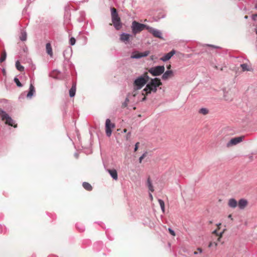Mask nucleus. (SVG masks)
<instances>
[{"label": "nucleus", "instance_id": "nucleus-1", "mask_svg": "<svg viewBox=\"0 0 257 257\" xmlns=\"http://www.w3.org/2000/svg\"><path fill=\"white\" fill-rule=\"evenodd\" d=\"M162 85L161 80L158 78L152 79L151 81L148 83L143 91H145L146 94L151 93L152 92H156L157 87Z\"/></svg>", "mask_w": 257, "mask_h": 257}, {"label": "nucleus", "instance_id": "nucleus-2", "mask_svg": "<svg viewBox=\"0 0 257 257\" xmlns=\"http://www.w3.org/2000/svg\"><path fill=\"white\" fill-rule=\"evenodd\" d=\"M149 79V76L146 74L137 77L134 82V89L135 90L141 89L147 83Z\"/></svg>", "mask_w": 257, "mask_h": 257}, {"label": "nucleus", "instance_id": "nucleus-3", "mask_svg": "<svg viewBox=\"0 0 257 257\" xmlns=\"http://www.w3.org/2000/svg\"><path fill=\"white\" fill-rule=\"evenodd\" d=\"M111 21L114 28L116 30H120L122 27L120 18L118 16L116 10L114 8H110Z\"/></svg>", "mask_w": 257, "mask_h": 257}, {"label": "nucleus", "instance_id": "nucleus-4", "mask_svg": "<svg viewBox=\"0 0 257 257\" xmlns=\"http://www.w3.org/2000/svg\"><path fill=\"white\" fill-rule=\"evenodd\" d=\"M131 28L133 33L134 35H136L137 33L142 31L144 29L147 30V28H149V26L145 24H141L136 21H134L132 22Z\"/></svg>", "mask_w": 257, "mask_h": 257}, {"label": "nucleus", "instance_id": "nucleus-5", "mask_svg": "<svg viewBox=\"0 0 257 257\" xmlns=\"http://www.w3.org/2000/svg\"><path fill=\"white\" fill-rule=\"evenodd\" d=\"M0 116H1L2 120H6V123L9 125L17 127L15 125L14 120L9 116V115L4 110L0 108Z\"/></svg>", "mask_w": 257, "mask_h": 257}, {"label": "nucleus", "instance_id": "nucleus-6", "mask_svg": "<svg viewBox=\"0 0 257 257\" xmlns=\"http://www.w3.org/2000/svg\"><path fill=\"white\" fill-rule=\"evenodd\" d=\"M165 71L164 66H157L151 67L149 72L154 76H157L163 74Z\"/></svg>", "mask_w": 257, "mask_h": 257}, {"label": "nucleus", "instance_id": "nucleus-7", "mask_svg": "<svg viewBox=\"0 0 257 257\" xmlns=\"http://www.w3.org/2000/svg\"><path fill=\"white\" fill-rule=\"evenodd\" d=\"M115 127L114 123H111L109 118L106 119L105 121V132L107 137H110L112 134V128Z\"/></svg>", "mask_w": 257, "mask_h": 257}, {"label": "nucleus", "instance_id": "nucleus-8", "mask_svg": "<svg viewBox=\"0 0 257 257\" xmlns=\"http://www.w3.org/2000/svg\"><path fill=\"white\" fill-rule=\"evenodd\" d=\"M147 30L153 35L154 37L160 38L161 39H163L162 37V33L161 31L150 26H149V28H147Z\"/></svg>", "mask_w": 257, "mask_h": 257}, {"label": "nucleus", "instance_id": "nucleus-9", "mask_svg": "<svg viewBox=\"0 0 257 257\" xmlns=\"http://www.w3.org/2000/svg\"><path fill=\"white\" fill-rule=\"evenodd\" d=\"M243 137H235L231 139L227 144L226 146L230 147L235 146L242 141Z\"/></svg>", "mask_w": 257, "mask_h": 257}, {"label": "nucleus", "instance_id": "nucleus-10", "mask_svg": "<svg viewBox=\"0 0 257 257\" xmlns=\"http://www.w3.org/2000/svg\"><path fill=\"white\" fill-rule=\"evenodd\" d=\"M176 51L174 50H172L170 52L165 54L162 57L160 58V60L163 62H166L168 61L171 59V58L175 54Z\"/></svg>", "mask_w": 257, "mask_h": 257}, {"label": "nucleus", "instance_id": "nucleus-11", "mask_svg": "<svg viewBox=\"0 0 257 257\" xmlns=\"http://www.w3.org/2000/svg\"><path fill=\"white\" fill-rule=\"evenodd\" d=\"M248 202L245 199H241L239 200L237 205L239 209H243L247 205Z\"/></svg>", "mask_w": 257, "mask_h": 257}, {"label": "nucleus", "instance_id": "nucleus-12", "mask_svg": "<svg viewBox=\"0 0 257 257\" xmlns=\"http://www.w3.org/2000/svg\"><path fill=\"white\" fill-rule=\"evenodd\" d=\"M173 75V72L172 70H167L163 73L162 79L164 80L168 79Z\"/></svg>", "mask_w": 257, "mask_h": 257}, {"label": "nucleus", "instance_id": "nucleus-13", "mask_svg": "<svg viewBox=\"0 0 257 257\" xmlns=\"http://www.w3.org/2000/svg\"><path fill=\"white\" fill-rule=\"evenodd\" d=\"M131 37V35L128 34L123 33L120 35V40L125 43H127L130 39V37Z\"/></svg>", "mask_w": 257, "mask_h": 257}, {"label": "nucleus", "instance_id": "nucleus-14", "mask_svg": "<svg viewBox=\"0 0 257 257\" xmlns=\"http://www.w3.org/2000/svg\"><path fill=\"white\" fill-rule=\"evenodd\" d=\"M229 207L232 208H235L237 206V202L234 198L229 199L228 202Z\"/></svg>", "mask_w": 257, "mask_h": 257}, {"label": "nucleus", "instance_id": "nucleus-15", "mask_svg": "<svg viewBox=\"0 0 257 257\" xmlns=\"http://www.w3.org/2000/svg\"><path fill=\"white\" fill-rule=\"evenodd\" d=\"M76 89V84L74 82L70 89L69 90V96L70 97H72L75 96Z\"/></svg>", "mask_w": 257, "mask_h": 257}, {"label": "nucleus", "instance_id": "nucleus-16", "mask_svg": "<svg viewBox=\"0 0 257 257\" xmlns=\"http://www.w3.org/2000/svg\"><path fill=\"white\" fill-rule=\"evenodd\" d=\"M240 67L243 71H250L252 70L251 66L247 63H243L240 64Z\"/></svg>", "mask_w": 257, "mask_h": 257}, {"label": "nucleus", "instance_id": "nucleus-17", "mask_svg": "<svg viewBox=\"0 0 257 257\" xmlns=\"http://www.w3.org/2000/svg\"><path fill=\"white\" fill-rule=\"evenodd\" d=\"M46 49L47 54L50 55V57L53 56L52 49L50 43H47L46 45Z\"/></svg>", "mask_w": 257, "mask_h": 257}, {"label": "nucleus", "instance_id": "nucleus-18", "mask_svg": "<svg viewBox=\"0 0 257 257\" xmlns=\"http://www.w3.org/2000/svg\"><path fill=\"white\" fill-rule=\"evenodd\" d=\"M35 92V87L31 84L30 86L29 91L27 94L28 97H31Z\"/></svg>", "mask_w": 257, "mask_h": 257}, {"label": "nucleus", "instance_id": "nucleus-19", "mask_svg": "<svg viewBox=\"0 0 257 257\" xmlns=\"http://www.w3.org/2000/svg\"><path fill=\"white\" fill-rule=\"evenodd\" d=\"M147 185L150 191H151V192H153L154 191V187L152 184V181L151 180L150 178H148Z\"/></svg>", "mask_w": 257, "mask_h": 257}, {"label": "nucleus", "instance_id": "nucleus-20", "mask_svg": "<svg viewBox=\"0 0 257 257\" xmlns=\"http://www.w3.org/2000/svg\"><path fill=\"white\" fill-rule=\"evenodd\" d=\"M27 33L25 31H22L21 33V36L20 39L22 41H25L27 40Z\"/></svg>", "mask_w": 257, "mask_h": 257}, {"label": "nucleus", "instance_id": "nucleus-21", "mask_svg": "<svg viewBox=\"0 0 257 257\" xmlns=\"http://www.w3.org/2000/svg\"><path fill=\"white\" fill-rule=\"evenodd\" d=\"M83 188L87 191H90L92 190V187L91 185L87 182H83L82 184Z\"/></svg>", "mask_w": 257, "mask_h": 257}, {"label": "nucleus", "instance_id": "nucleus-22", "mask_svg": "<svg viewBox=\"0 0 257 257\" xmlns=\"http://www.w3.org/2000/svg\"><path fill=\"white\" fill-rule=\"evenodd\" d=\"M107 171L109 173L111 177H117V173L115 169H107Z\"/></svg>", "mask_w": 257, "mask_h": 257}, {"label": "nucleus", "instance_id": "nucleus-23", "mask_svg": "<svg viewBox=\"0 0 257 257\" xmlns=\"http://www.w3.org/2000/svg\"><path fill=\"white\" fill-rule=\"evenodd\" d=\"M159 203L160 205L161 210L163 213H165V203L164 201L161 199H158Z\"/></svg>", "mask_w": 257, "mask_h": 257}, {"label": "nucleus", "instance_id": "nucleus-24", "mask_svg": "<svg viewBox=\"0 0 257 257\" xmlns=\"http://www.w3.org/2000/svg\"><path fill=\"white\" fill-rule=\"evenodd\" d=\"M16 67L17 69L20 71L23 72L24 71V67L20 64V63L19 61H17L16 62Z\"/></svg>", "mask_w": 257, "mask_h": 257}, {"label": "nucleus", "instance_id": "nucleus-25", "mask_svg": "<svg viewBox=\"0 0 257 257\" xmlns=\"http://www.w3.org/2000/svg\"><path fill=\"white\" fill-rule=\"evenodd\" d=\"M142 56L141 55V52H137L135 54H133L132 56H131V58H133V59H139V58H142Z\"/></svg>", "mask_w": 257, "mask_h": 257}, {"label": "nucleus", "instance_id": "nucleus-26", "mask_svg": "<svg viewBox=\"0 0 257 257\" xmlns=\"http://www.w3.org/2000/svg\"><path fill=\"white\" fill-rule=\"evenodd\" d=\"M7 57V53L6 51H4L1 55V57L0 58V62L2 63L5 61Z\"/></svg>", "mask_w": 257, "mask_h": 257}, {"label": "nucleus", "instance_id": "nucleus-27", "mask_svg": "<svg viewBox=\"0 0 257 257\" xmlns=\"http://www.w3.org/2000/svg\"><path fill=\"white\" fill-rule=\"evenodd\" d=\"M208 110L206 108H201V109H200L199 111V113L204 115L207 114L208 113Z\"/></svg>", "mask_w": 257, "mask_h": 257}, {"label": "nucleus", "instance_id": "nucleus-28", "mask_svg": "<svg viewBox=\"0 0 257 257\" xmlns=\"http://www.w3.org/2000/svg\"><path fill=\"white\" fill-rule=\"evenodd\" d=\"M14 80V82L16 83V84H17V85L18 87H21L22 86V83L20 82V81H19V79L18 78L15 77Z\"/></svg>", "mask_w": 257, "mask_h": 257}, {"label": "nucleus", "instance_id": "nucleus-29", "mask_svg": "<svg viewBox=\"0 0 257 257\" xmlns=\"http://www.w3.org/2000/svg\"><path fill=\"white\" fill-rule=\"evenodd\" d=\"M76 40L74 37H71L69 40V43L71 45H74L75 44Z\"/></svg>", "mask_w": 257, "mask_h": 257}, {"label": "nucleus", "instance_id": "nucleus-30", "mask_svg": "<svg viewBox=\"0 0 257 257\" xmlns=\"http://www.w3.org/2000/svg\"><path fill=\"white\" fill-rule=\"evenodd\" d=\"M143 57H146L150 54L149 51H146L143 52H141Z\"/></svg>", "mask_w": 257, "mask_h": 257}, {"label": "nucleus", "instance_id": "nucleus-31", "mask_svg": "<svg viewBox=\"0 0 257 257\" xmlns=\"http://www.w3.org/2000/svg\"><path fill=\"white\" fill-rule=\"evenodd\" d=\"M147 153H144L139 158V162L141 163L143 159L146 156Z\"/></svg>", "mask_w": 257, "mask_h": 257}, {"label": "nucleus", "instance_id": "nucleus-32", "mask_svg": "<svg viewBox=\"0 0 257 257\" xmlns=\"http://www.w3.org/2000/svg\"><path fill=\"white\" fill-rule=\"evenodd\" d=\"M168 230H169V232L170 233V234L171 235H172L173 236H175V231L173 229H172L171 228H169L168 229Z\"/></svg>", "mask_w": 257, "mask_h": 257}, {"label": "nucleus", "instance_id": "nucleus-33", "mask_svg": "<svg viewBox=\"0 0 257 257\" xmlns=\"http://www.w3.org/2000/svg\"><path fill=\"white\" fill-rule=\"evenodd\" d=\"M139 145V143H138V142L136 144L135 147V151H136L138 150Z\"/></svg>", "mask_w": 257, "mask_h": 257}, {"label": "nucleus", "instance_id": "nucleus-34", "mask_svg": "<svg viewBox=\"0 0 257 257\" xmlns=\"http://www.w3.org/2000/svg\"><path fill=\"white\" fill-rule=\"evenodd\" d=\"M256 18H257V14H254V15H253L252 16V19L253 20H255Z\"/></svg>", "mask_w": 257, "mask_h": 257}, {"label": "nucleus", "instance_id": "nucleus-35", "mask_svg": "<svg viewBox=\"0 0 257 257\" xmlns=\"http://www.w3.org/2000/svg\"><path fill=\"white\" fill-rule=\"evenodd\" d=\"M207 46H210V47H213V48H220V47H218V46H214V45H207Z\"/></svg>", "mask_w": 257, "mask_h": 257}, {"label": "nucleus", "instance_id": "nucleus-36", "mask_svg": "<svg viewBox=\"0 0 257 257\" xmlns=\"http://www.w3.org/2000/svg\"><path fill=\"white\" fill-rule=\"evenodd\" d=\"M149 198L151 201L153 200V197L151 193H149Z\"/></svg>", "mask_w": 257, "mask_h": 257}, {"label": "nucleus", "instance_id": "nucleus-37", "mask_svg": "<svg viewBox=\"0 0 257 257\" xmlns=\"http://www.w3.org/2000/svg\"><path fill=\"white\" fill-rule=\"evenodd\" d=\"M197 250L199 251V253L202 252V249L200 247L197 248Z\"/></svg>", "mask_w": 257, "mask_h": 257}, {"label": "nucleus", "instance_id": "nucleus-38", "mask_svg": "<svg viewBox=\"0 0 257 257\" xmlns=\"http://www.w3.org/2000/svg\"><path fill=\"white\" fill-rule=\"evenodd\" d=\"M228 218H229V219H231V220H233V218H232V215H231V214H229V215L228 216Z\"/></svg>", "mask_w": 257, "mask_h": 257}, {"label": "nucleus", "instance_id": "nucleus-39", "mask_svg": "<svg viewBox=\"0 0 257 257\" xmlns=\"http://www.w3.org/2000/svg\"><path fill=\"white\" fill-rule=\"evenodd\" d=\"M130 135H131V133L129 132L127 135V136H126V139L127 140L128 139V138L130 137Z\"/></svg>", "mask_w": 257, "mask_h": 257}, {"label": "nucleus", "instance_id": "nucleus-40", "mask_svg": "<svg viewBox=\"0 0 257 257\" xmlns=\"http://www.w3.org/2000/svg\"><path fill=\"white\" fill-rule=\"evenodd\" d=\"M224 97H225V99L227 100H229L231 99L230 98H226V96L225 94H224Z\"/></svg>", "mask_w": 257, "mask_h": 257}, {"label": "nucleus", "instance_id": "nucleus-41", "mask_svg": "<svg viewBox=\"0 0 257 257\" xmlns=\"http://www.w3.org/2000/svg\"><path fill=\"white\" fill-rule=\"evenodd\" d=\"M80 231H83L84 230V227L82 226L81 228H79Z\"/></svg>", "mask_w": 257, "mask_h": 257}, {"label": "nucleus", "instance_id": "nucleus-42", "mask_svg": "<svg viewBox=\"0 0 257 257\" xmlns=\"http://www.w3.org/2000/svg\"><path fill=\"white\" fill-rule=\"evenodd\" d=\"M222 234H223V232H221L220 233V234H219V237H218V240L220 239V238H221V237L222 236Z\"/></svg>", "mask_w": 257, "mask_h": 257}, {"label": "nucleus", "instance_id": "nucleus-43", "mask_svg": "<svg viewBox=\"0 0 257 257\" xmlns=\"http://www.w3.org/2000/svg\"><path fill=\"white\" fill-rule=\"evenodd\" d=\"M193 254H195V255H196V254H198V252H197V251H194V252H193Z\"/></svg>", "mask_w": 257, "mask_h": 257}, {"label": "nucleus", "instance_id": "nucleus-44", "mask_svg": "<svg viewBox=\"0 0 257 257\" xmlns=\"http://www.w3.org/2000/svg\"><path fill=\"white\" fill-rule=\"evenodd\" d=\"M123 132V133H126L127 130L126 129H124Z\"/></svg>", "mask_w": 257, "mask_h": 257}, {"label": "nucleus", "instance_id": "nucleus-45", "mask_svg": "<svg viewBox=\"0 0 257 257\" xmlns=\"http://www.w3.org/2000/svg\"><path fill=\"white\" fill-rule=\"evenodd\" d=\"M254 8H255V9H257V4H255V7H254Z\"/></svg>", "mask_w": 257, "mask_h": 257}, {"label": "nucleus", "instance_id": "nucleus-46", "mask_svg": "<svg viewBox=\"0 0 257 257\" xmlns=\"http://www.w3.org/2000/svg\"><path fill=\"white\" fill-rule=\"evenodd\" d=\"M217 226L218 227V228L219 227L220 225H221V223H219L218 224H217Z\"/></svg>", "mask_w": 257, "mask_h": 257}, {"label": "nucleus", "instance_id": "nucleus-47", "mask_svg": "<svg viewBox=\"0 0 257 257\" xmlns=\"http://www.w3.org/2000/svg\"><path fill=\"white\" fill-rule=\"evenodd\" d=\"M211 245H212V243H211V242H210V243H209V247H211Z\"/></svg>", "mask_w": 257, "mask_h": 257}, {"label": "nucleus", "instance_id": "nucleus-48", "mask_svg": "<svg viewBox=\"0 0 257 257\" xmlns=\"http://www.w3.org/2000/svg\"><path fill=\"white\" fill-rule=\"evenodd\" d=\"M248 18V17L247 16H245L244 17V19H247Z\"/></svg>", "mask_w": 257, "mask_h": 257}, {"label": "nucleus", "instance_id": "nucleus-49", "mask_svg": "<svg viewBox=\"0 0 257 257\" xmlns=\"http://www.w3.org/2000/svg\"><path fill=\"white\" fill-rule=\"evenodd\" d=\"M213 233H217V230H214V231H213Z\"/></svg>", "mask_w": 257, "mask_h": 257}, {"label": "nucleus", "instance_id": "nucleus-50", "mask_svg": "<svg viewBox=\"0 0 257 257\" xmlns=\"http://www.w3.org/2000/svg\"><path fill=\"white\" fill-rule=\"evenodd\" d=\"M145 100H146V97H145L143 98V101H144Z\"/></svg>", "mask_w": 257, "mask_h": 257}, {"label": "nucleus", "instance_id": "nucleus-51", "mask_svg": "<svg viewBox=\"0 0 257 257\" xmlns=\"http://www.w3.org/2000/svg\"><path fill=\"white\" fill-rule=\"evenodd\" d=\"M114 180H117L118 178H113Z\"/></svg>", "mask_w": 257, "mask_h": 257}, {"label": "nucleus", "instance_id": "nucleus-52", "mask_svg": "<svg viewBox=\"0 0 257 257\" xmlns=\"http://www.w3.org/2000/svg\"><path fill=\"white\" fill-rule=\"evenodd\" d=\"M215 69H218L217 66H215Z\"/></svg>", "mask_w": 257, "mask_h": 257}, {"label": "nucleus", "instance_id": "nucleus-53", "mask_svg": "<svg viewBox=\"0 0 257 257\" xmlns=\"http://www.w3.org/2000/svg\"><path fill=\"white\" fill-rule=\"evenodd\" d=\"M128 101V98H126V101Z\"/></svg>", "mask_w": 257, "mask_h": 257}]
</instances>
